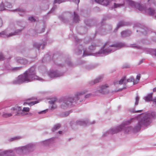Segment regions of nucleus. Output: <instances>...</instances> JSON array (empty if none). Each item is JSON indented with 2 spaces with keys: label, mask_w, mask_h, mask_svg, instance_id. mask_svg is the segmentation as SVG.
Listing matches in <instances>:
<instances>
[{
  "label": "nucleus",
  "mask_w": 156,
  "mask_h": 156,
  "mask_svg": "<svg viewBox=\"0 0 156 156\" xmlns=\"http://www.w3.org/2000/svg\"><path fill=\"white\" fill-rule=\"evenodd\" d=\"M91 96V94H89L85 95V98H88L90 97Z\"/></svg>",
  "instance_id": "32"
},
{
  "label": "nucleus",
  "mask_w": 156,
  "mask_h": 156,
  "mask_svg": "<svg viewBox=\"0 0 156 156\" xmlns=\"http://www.w3.org/2000/svg\"><path fill=\"white\" fill-rule=\"evenodd\" d=\"M139 100V98L138 97H137L136 98V101L135 104L137 105L138 104V101Z\"/></svg>",
  "instance_id": "29"
},
{
  "label": "nucleus",
  "mask_w": 156,
  "mask_h": 156,
  "mask_svg": "<svg viewBox=\"0 0 156 156\" xmlns=\"http://www.w3.org/2000/svg\"><path fill=\"white\" fill-rule=\"evenodd\" d=\"M122 5L120 4H116L115 3L114 4V7L115 8H117L118 7H120Z\"/></svg>",
  "instance_id": "26"
},
{
  "label": "nucleus",
  "mask_w": 156,
  "mask_h": 156,
  "mask_svg": "<svg viewBox=\"0 0 156 156\" xmlns=\"http://www.w3.org/2000/svg\"><path fill=\"white\" fill-rule=\"evenodd\" d=\"M84 94L83 91H80L77 92L75 94L74 97L73 98V100L76 101L78 100L79 98V96L82 95Z\"/></svg>",
  "instance_id": "9"
},
{
  "label": "nucleus",
  "mask_w": 156,
  "mask_h": 156,
  "mask_svg": "<svg viewBox=\"0 0 156 156\" xmlns=\"http://www.w3.org/2000/svg\"><path fill=\"white\" fill-rule=\"evenodd\" d=\"M129 4L131 6H135L138 9L140 10H142V7L141 5L139 3H136L132 1H130Z\"/></svg>",
  "instance_id": "7"
},
{
  "label": "nucleus",
  "mask_w": 156,
  "mask_h": 156,
  "mask_svg": "<svg viewBox=\"0 0 156 156\" xmlns=\"http://www.w3.org/2000/svg\"><path fill=\"white\" fill-rule=\"evenodd\" d=\"M51 140L50 139L46 140L41 142V143L43 145H46L48 144L50 142Z\"/></svg>",
  "instance_id": "19"
},
{
  "label": "nucleus",
  "mask_w": 156,
  "mask_h": 156,
  "mask_svg": "<svg viewBox=\"0 0 156 156\" xmlns=\"http://www.w3.org/2000/svg\"><path fill=\"white\" fill-rule=\"evenodd\" d=\"M29 20L31 21H35V19L32 16L30 17H29Z\"/></svg>",
  "instance_id": "30"
},
{
  "label": "nucleus",
  "mask_w": 156,
  "mask_h": 156,
  "mask_svg": "<svg viewBox=\"0 0 156 156\" xmlns=\"http://www.w3.org/2000/svg\"><path fill=\"white\" fill-rule=\"evenodd\" d=\"M4 9V7L3 5H2L0 6V10H3Z\"/></svg>",
  "instance_id": "35"
},
{
  "label": "nucleus",
  "mask_w": 156,
  "mask_h": 156,
  "mask_svg": "<svg viewBox=\"0 0 156 156\" xmlns=\"http://www.w3.org/2000/svg\"><path fill=\"white\" fill-rule=\"evenodd\" d=\"M39 46H40V44H38L36 43V44H34L35 47L36 48H39Z\"/></svg>",
  "instance_id": "33"
},
{
  "label": "nucleus",
  "mask_w": 156,
  "mask_h": 156,
  "mask_svg": "<svg viewBox=\"0 0 156 156\" xmlns=\"http://www.w3.org/2000/svg\"><path fill=\"white\" fill-rule=\"evenodd\" d=\"M99 82L98 80V79H96L95 80H94L93 82L91 83V84H94L95 83H98Z\"/></svg>",
  "instance_id": "28"
},
{
  "label": "nucleus",
  "mask_w": 156,
  "mask_h": 156,
  "mask_svg": "<svg viewBox=\"0 0 156 156\" xmlns=\"http://www.w3.org/2000/svg\"><path fill=\"white\" fill-rule=\"evenodd\" d=\"M98 3L105 5H107L109 4L108 0H95Z\"/></svg>",
  "instance_id": "11"
},
{
  "label": "nucleus",
  "mask_w": 156,
  "mask_h": 156,
  "mask_svg": "<svg viewBox=\"0 0 156 156\" xmlns=\"http://www.w3.org/2000/svg\"><path fill=\"white\" fill-rule=\"evenodd\" d=\"M126 83V79L125 78H123L122 79L119 81H116L114 82L115 85L118 84H121L123 83Z\"/></svg>",
  "instance_id": "10"
},
{
  "label": "nucleus",
  "mask_w": 156,
  "mask_h": 156,
  "mask_svg": "<svg viewBox=\"0 0 156 156\" xmlns=\"http://www.w3.org/2000/svg\"><path fill=\"white\" fill-rule=\"evenodd\" d=\"M137 120L134 129L137 130L140 129V127L144 125L147 126L149 125L151 122L150 115L147 113L141 114L139 117L136 118Z\"/></svg>",
  "instance_id": "2"
},
{
  "label": "nucleus",
  "mask_w": 156,
  "mask_h": 156,
  "mask_svg": "<svg viewBox=\"0 0 156 156\" xmlns=\"http://www.w3.org/2000/svg\"><path fill=\"white\" fill-rule=\"evenodd\" d=\"M57 100V99L55 97L52 98L48 101L49 103L51 104H54Z\"/></svg>",
  "instance_id": "17"
},
{
  "label": "nucleus",
  "mask_w": 156,
  "mask_h": 156,
  "mask_svg": "<svg viewBox=\"0 0 156 156\" xmlns=\"http://www.w3.org/2000/svg\"><path fill=\"white\" fill-rule=\"evenodd\" d=\"M4 57H3L2 55L0 53V60H2L4 59Z\"/></svg>",
  "instance_id": "34"
},
{
  "label": "nucleus",
  "mask_w": 156,
  "mask_h": 156,
  "mask_svg": "<svg viewBox=\"0 0 156 156\" xmlns=\"http://www.w3.org/2000/svg\"><path fill=\"white\" fill-rule=\"evenodd\" d=\"M140 78V74H138L136 76V80L135 82H137V83L138 82V81L139 80Z\"/></svg>",
  "instance_id": "23"
},
{
  "label": "nucleus",
  "mask_w": 156,
  "mask_h": 156,
  "mask_svg": "<svg viewBox=\"0 0 156 156\" xmlns=\"http://www.w3.org/2000/svg\"><path fill=\"white\" fill-rule=\"evenodd\" d=\"M133 130V128L131 126H129L126 127H125L124 131L126 133H127Z\"/></svg>",
  "instance_id": "15"
},
{
  "label": "nucleus",
  "mask_w": 156,
  "mask_h": 156,
  "mask_svg": "<svg viewBox=\"0 0 156 156\" xmlns=\"http://www.w3.org/2000/svg\"><path fill=\"white\" fill-rule=\"evenodd\" d=\"M35 69L31 68L28 73H25L23 75H20L17 78V80L18 83H21L24 82H29L33 80L39 79L37 76L34 75Z\"/></svg>",
  "instance_id": "3"
},
{
  "label": "nucleus",
  "mask_w": 156,
  "mask_h": 156,
  "mask_svg": "<svg viewBox=\"0 0 156 156\" xmlns=\"http://www.w3.org/2000/svg\"><path fill=\"white\" fill-rule=\"evenodd\" d=\"M108 87L107 85H104L101 86L100 87L99 91L102 93H105L107 91V88Z\"/></svg>",
  "instance_id": "8"
},
{
  "label": "nucleus",
  "mask_w": 156,
  "mask_h": 156,
  "mask_svg": "<svg viewBox=\"0 0 156 156\" xmlns=\"http://www.w3.org/2000/svg\"><path fill=\"white\" fill-rule=\"evenodd\" d=\"M90 55V54L89 53H88L87 51H85V52H84L83 53V55L84 56H86L87 55Z\"/></svg>",
  "instance_id": "31"
},
{
  "label": "nucleus",
  "mask_w": 156,
  "mask_h": 156,
  "mask_svg": "<svg viewBox=\"0 0 156 156\" xmlns=\"http://www.w3.org/2000/svg\"><path fill=\"white\" fill-rule=\"evenodd\" d=\"M133 119H131L130 120V121H132V120H133Z\"/></svg>",
  "instance_id": "43"
},
{
  "label": "nucleus",
  "mask_w": 156,
  "mask_h": 156,
  "mask_svg": "<svg viewBox=\"0 0 156 156\" xmlns=\"http://www.w3.org/2000/svg\"><path fill=\"white\" fill-rule=\"evenodd\" d=\"M31 99H30L26 100L23 104V108L21 106L17 105L6 108L3 113L2 116L4 117H9L12 116L15 113L16 114V115L17 116H23L29 114L30 109L29 107H26V106L28 105L29 106H31L39 103L41 101L40 99H38L34 101H29V100Z\"/></svg>",
  "instance_id": "1"
},
{
  "label": "nucleus",
  "mask_w": 156,
  "mask_h": 156,
  "mask_svg": "<svg viewBox=\"0 0 156 156\" xmlns=\"http://www.w3.org/2000/svg\"><path fill=\"white\" fill-rule=\"evenodd\" d=\"M19 138H20L19 137H15V138H14V139H19Z\"/></svg>",
  "instance_id": "40"
},
{
  "label": "nucleus",
  "mask_w": 156,
  "mask_h": 156,
  "mask_svg": "<svg viewBox=\"0 0 156 156\" xmlns=\"http://www.w3.org/2000/svg\"><path fill=\"white\" fill-rule=\"evenodd\" d=\"M1 36L2 37H9L15 35L14 33H10L8 34L7 32H2L1 33H0Z\"/></svg>",
  "instance_id": "14"
},
{
  "label": "nucleus",
  "mask_w": 156,
  "mask_h": 156,
  "mask_svg": "<svg viewBox=\"0 0 156 156\" xmlns=\"http://www.w3.org/2000/svg\"><path fill=\"white\" fill-rule=\"evenodd\" d=\"M154 12L153 10L151 9H149L148 10V12L150 14H151L153 13Z\"/></svg>",
  "instance_id": "24"
},
{
  "label": "nucleus",
  "mask_w": 156,
  "mask_h": 156,
  "mask_svg": "<svg viewBox=\"0 0 156 156\" xmlns=\"http://www.w3.org/2000/svg\"><path fill=\"white\" fill-rule=\"evenodd\" d=\"M74 20L76 22H77L78 21V17L75 13H74Z\"/></svg>",
  "instance_id": "22"
},
{
  "label": "nucleus",
  "mask_w": 156,
  "mask_h": 156,
  "mask_svg": "<svg viewBox=\"0 0 156 156\" xmlns=\"http://www.w3.org/2000/svg\"><path fill=\"white\" fill-rule=\"evenodd\" d=\"M119 47V45L118 44H106L103 50L99 52V53H106L111 52L112 49H115Z\"/></svg>",
  "instance_id": "5"
},
{
  "label": "nucleus",
  "mask_w": 156,
  "mask_h": 156,
  "mask_svg": "<svg viewBox=\"0 0 156 156\" xmlns=\"http://www.w3.org/2000/svg\"><path fill=\"white\" fill-rule=\"evenodd\" d=\"M35 148V145L33 144H29L21 147L18 148L17 150L18 152H24L27 150L29 151H33Z\"/></svg>",
  "instance_id": "6"
},
{
  "label": "nucleus",
  "mask_w": 156,
  "mask_h": 156,
  "mask_svg": "<svg viewBox=\"0 0 156 156\" xmlns=\"http://www.w3.org/2000/svg\"><path fill=\"white\" fill-rule=\"evenodd\" d=\"M83 122H80V123H79V124L80 125H83L84 124H94L95 122L94 121H89L88 119H85L83 121Z\"/></svg>",
  "instance_id": "12"
},
{
  "label": "nucleus",
  "mask_w": 156,
  "mask_h": 156,
  "mask_svg": "<svg viewBox=\"0 0 156 156\" xmlns=\"http://www.w3.org/2000/svg\"><path fill=\"white\" fill-rule=\"evenodd\" d=\"M61 127V125L59 124H57L55 125L52 128V131L55 132L57 129L60 128Z\"/></svg>",
  "instance_id": "16"
},
{
  "label": "nucleus",
  "mask_w": 156,
  "mask_h": 156,
  "mask_svg": "<svg viewBox=\"0 0 156 156\" xmlns=\"http://www.w3.org/2000/svg\"><path fill=\"white\" fill-rule=\"evenodd\" d=\"M49 76L51 78H54L58 76L59 74L55 72L51 71L48 73Z\"/></svg>",
  "instance_id": "13"
},
{
  "label": "nucleus",
  "mask_w": 156,
  "mask_h": 156,
  "mask_svg": "<svg viewBox=\"0 0 156 156\" xmlns=\"http://www.w3.org/2000/svg\"><path fill=\"white\" fill-rule=\"evenodd\" d=\"M153 91L154 92H155L156 91V88H155L153 89Z\"/></svg>",
  "instance_id": "39"
},
{
  "label": "nucleus",
  "mask_w": 156,
  "mask_h": 156,
  "mask_svg": "<svg viewBox=\"0 0 156 156\" xmlns=\"http://www.w3.org/2000/svg\"><path fill=\"white\" fill-rule=\"evenodd\" d=\"M64 1V0H55V3H60Z\"/></svg>",
  "instance_id": "25"
},
{
  "label": "nucleus",
  "mask_w": 156,
  "mask_h": 156,
  "mask_svg": "<svg viewBox=\"0 0 156 156\" xmlns=\"http://www.w3.org/2000/svg\"><path fill=\"white\" fill-rule=\"evenodd\" d=\"M126 82H133V84L137 83V82L134 81V79L132 77H131L126 80Z\"/></svg>",
  "instance_id": "20"
},
{
  "label": "nucleus",
  "mask_w": 156,
  "mask_h": 156,
  "mask_svg": "<svg viewBox=\"0 0 156 156\" xmlns=\"http://www.w3.org/2000/svg\"><path fill=\"white\" fill-rule=\"evenodd\" d=\"M146 101H150L152 100V94H150L148 95L147 97H146L145 98Z\"/></svg>",
  "instance_id": "21"
},
{
  "label": "nucleus",
  "mask_w": 156,
  "mask_h": 156,
  "mask_svg": "<svg viewBox=\"0 0 156 156\" xmlns=\"http://www.w3.org/2000/svg\"><path fill=\"white\" fill-rule=\"evenodd\" d=\"M16 10L18 12L19 14L20 15H22V13H24L26 12V10L25 9L21 8L18 9Z\"/></svg>",
  "instance_id": "18"
},
{
  "label": "nucleus",
  "mask_w": 156,
  "mask_h": 156,
  "mask_svg": "<svg viewBox=\"0 0 156 156\" xmlns=\"http://www.w3.org/2000/svg\"><path fill=\"white\" fill-rule=\"evenodd\" d=\"M63 101V100L62 99H61L60 100H59V101H58V102L60 103L62 101Z\"/></svg>",
  "instance_id": "38"
},
{
  "label": "nucleus",
  "mask_w": 156,
  "mask_h": 156,
  "mask_svg": "<svg viewBox=\"0 0 156 156\" xmlns=\"http://www.w3.org/2000/svg\"><path fill=\"white\" fill-rule=\"evenodd\" d=\"M128 122H129V123H130V122H129V121Z\"/></svg>",
  "instance_id": "44"
},
{
  "label": "nucleus",
  "mask_w": 156,
  "mask_h": 156,
  "mask_svg": "<svg viewBox=\"0 0 156 156\" xmlns=\"http://www.w3.org/2000/svg\"><path fill=\"white\" fill-rule=\"evenodd\" d=\"M155 55H156V53L155 54Z\"/></svg>",
  "instance_id": "45"
},
{
  "label": "nucleus",
  "mask_w": 156,
  "mask_h": 156,
  "mask_svg": "<svg viewBox=\"0 0 156 156\" xmlns=\"http://www.w3.org/2000/svg\"><path fill=\"white\" fill-rule=\"evenodd\" d=\"M47 111V110H44L41 112H39V113H43V112H46V111Z\"/></svg>",
  "instance_id": "37"
},
{
  "label": "nucleus",
  "mask_w": 156,
  "mask_h": 156,
  "mask_svg": "<svg viewBox=\"0 0 156 156\" xmlns=\"http://www.w3.org/2000/svg\"><path fill=\"white\" fill-rule=\"evenodd\" d=\"M122 34L123 36H126L127 35V32L126 31H124L122 32Z\"/></svg>",
  "instance_id": "27"
},
{
  "label": "nucleus",
  "mask_w": 156,
  "mask_h": 156,
  "mask_svg": "<svg viewBox=\"0 0 156 156\" xmlns=\"http://www.w3.org/2000/svg\"><path fill=\"white\" fill-rule=\"evenodd\" d=\"M154 102H156V98H155L154 99Z\"/></svg>",
  "instance_id": "41"
},
{
  "label": "nucleus",
  "mask_w": 156,
  "mask_h": 156,
  "mask_svg": "<svg viewBox=\"0 0 156 156\" xmlns=\"http://www.w3.org/2000/svg\"><path fill=\"white\" fill-rule=\"evenodd\" d=\"M9 8H11V5H9V7H8Z\"/></svg>",
  "instance_id": "42"
},
{
  "label": "nucleus",
  "mask_w": 156,
  "mask_h": 156,
  "mask_svg": "<svg viewBox=\"0 0 156 156\" xmlns=\"http://www.w3.org/2000/svg\"><path fill=\"white\" fill-rule=\"evenodd\" d=\"M62 133L63 132L62 131H59L58 132V133L60 134H62Z\"/></svg>",
  "instance_id": "36"
},
{
  "label": "nucleus",
  "mask_w": 156,
  "mask_h": 156,
  "mask_svg": "<svg viewBox=\"0 0 156 156\" xmlns=\"http://www.w3.org/2000/svg\"><path fill=\"white\" fill-rule=\"evenodd\" d=\"M126 125V123H123L118 126L110 128L108 131L109 133L113 134L121 132L122 130L124 131L125 126Z\"/></svg>",
  "instance_id": "4"
}]
</instances>
